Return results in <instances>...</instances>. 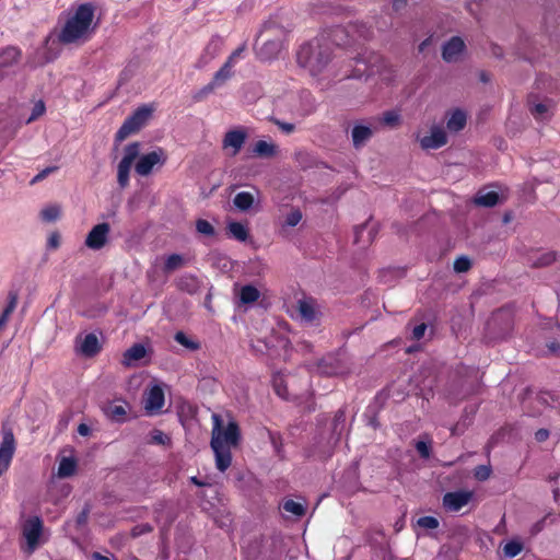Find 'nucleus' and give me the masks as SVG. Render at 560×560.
<instances>
[{
	"instance_id": "obj_1",
	"label": "nucleus",
	"mask_w": 560,
	"mask_h": 560,
	"mask_svg": "<svg viewBox=\"0 0 560 560\" xmlns=\"http://www.w3.org/2000/svg\"><path fill=\"white\" fill-rule=\"evenodd\" d=\"M212 431L210 446L214 453L215 467L224 472L232 463V448L237 447L241 441V430L237 422L230 419L226 425L220 415L211 416Z\"/></svg>"
},
{
	"instance_id": "obj_2",
	"label": "nucleus",
	"mask_w": 560,
	"mask_h": 560,
	"mask_svg": "<svg viewBox=\"0 0 560 560\" xmlns=\"http://www.w3.org/2000/svg\"><path fill=\"white\" fill-rule=\"evenodd\" d=\"M95 14V7L88 2L75 8L67 19L58 38L62 44L84 43L90 39L94 32L92 25Z\"/></svg>"
},
{
	"instance_id": "obj_3",
	"label": "nucleus",
	"mask_w": 560,
	"mask_h": 560,
	"mask_svg": "<svg viewBox=\"0 0 560 560\" xmlns=\"http://www.w3.org/2000/svg\"><path fill=\"white\" fill-rule=\"evenodd\" d=\"M330 48L322 39L315 38L304 44L296 55L298 63L310 71L312 75L318 74L330 60Z\"/></svg>"
},
{
	"instance_id": "obj_4",
	"label": "nucleus",
	"mask_w": 560,
	"mask_h": 560,
	"mask_svg": "<svg viewBox=\"0 0 560 560\" xmlns=\"http://www.w3.org/2000/svg\"><path fill=\"white\" fill-rule=\"evenodd\" d=\"M152 112L153 109L147 105L137 108L118 129L116 133V141L120 142L130 135L140 130L151 117Z\"/></svg>"
},
{
	"instance_id": "obj_5",
	"label": "nucleus",
	"mask_w": 560,
	"mask_h": 560,
	"mask_svg": "<svg viewBox=\"0 0 560 560\" xmlns=\"http://www.w3.org/2000/svg\"><path fill=\"white\" fill-rule=\"evenodd\" d=\"M22 534L25 539L24 550L33 553L43 542V522L38 516L27 518L22 526Z\"/></svg>"
},
{
	"instance_id": "obj_6",
	"label": "nucleus",
	"mask_w": 560,
	"mask_h": 560,
	"mask_svg": "<svg viewBox=\"0 0 560 560\" xmlns=\"http://www.w3.org/2000/svg\"><path fill=\"white\" fill-rule=\"evenodd\" d=\"M140 144L132 142L125 148L124 156L117 167V182L121 188L129 184V174L135 160L139 156Z\"/></svg>"
},
{
	"instance_id": "obj_7",
	"label": "nucleus",
	"mask_w": 560,
	"mask_h": 560,
	"mask_svg": "<svg viewBox=\"0 0 560 560\" xmlns=\"http://www.w3.org/2000/svg\"><path fill=\"white\" fill-rule=\"evenodd\" d=\"M316 370L326 376H339L348 374L350 366L343 357L329 354L317 363Z\"/></svg>"
},
{
	"instance_id": "obj_8",
	"label": "nucleus",
	"mask_w": 560,
	"mask_h": 560,
	"mask_svg": "<svg viewBox=\"0 0 560 560\" xmlns=\"http://www.w3.org/2000/svg\"><path fill=\"white\" fill-rule=\"evenodd\" d=\"M15 451V439L11 429L2 428L0 444V476L8 470Z\"/></svg>"
},
{
	"instance_id": "obj_9",
	"label": "nucleus",
	"mask_w": 560,
	"mask_h": 560,
	"mask_svg": "<svg viewBox=\"0 0 560 560\" xmlns=\"http://www.w3.org/2000/svg\"><path fill=\"white\" fill-rule=\"evenodd\" d=\"M110 226L108 223H98L92 228L85 237V246L92 250L102 249L108 242Z\"/></svg>"
},
{
	"instance_id": "obj_10",
	"label": "nucleus",
	"mask_w": 560,
	"mask_h": 560,
	"mask_svg": "<svg viewBox=\"0 0 560 560\" xmlns=\"http://www.w3.org/2000/svg\"><path fill=\"white\" fill-rule=\"evenodd\" d=\"M164 163V152L162 149H158L141 155L135 165V171L140 176H148L155 165H163Z\"/></svg>"
},
{
	"instance_id": "obj_11",
	"label": "nucleus",
	"mask_w": 560,
	"mask_h": 560,
	"mask_svg": "<svg viewBox=\"0 0 560 560\" xmlns=\"http://www.w3.org/2000/svg\"><path fill=\"white\" fill-rule=\"evenodd\" d=\"M75 351L85 358L96 355L101 351V343L96 334L89 332L78 336L75 338Z\"/></svg>"
},
{
	"instance_id": "obj_12",
	"label": "nucleus",
	"mask_w": 560,
	"mask_h": 560,
	"mask_svg": "<svg viewBox=\"0 0 560 560\" xmlns=\"http://www.w3.org/2000/svg\"><path fill=\"white\" fill-rule=\"evenodd\" d=\"M246 138L247 132L244 128L229 130L222 140V148L224 150H231L230 155L235 156L243 148Z\"/></svg>"
},
{
	"instance_id": "obj_13",
	"label": "nucleus",
	"mask_w": 560,
	"mask_h": 560,
	"mask_svg": "<svg viewBox=\"0 0 560 560\" xmlns=\"http://www.w3.org/2000/svg\"><path fill=\"white\" fill-rule=\"evenodd\" d=\"M472 498V492L470 491H453L447 492L443 497V506L447 512H458L460 511L465 505L468 504V502Z\"/></svg>"
},
{
	"instance_id": "obj_14",
	"label": "nucleus",
	"mask_w": 560,
	"mask_h": 560,
	"mask_svg": "<svg viewBox=\"0 0 560 560\" xmlns=\"http://www.w3.org/2000/svg\"><path fill=\"white\" fill-rule=\"evenodd\" d=\"M298 311L301 319L307 324H314L322 315L318 303L312 298L299 300Z\"/></svg>"
},
{
	"instance_id": "obj_15",
	"label": "nucleus",
	"mask_w": 560,
	"mask_h": 560,
	"mask_svg": "<svg viewBox=\"0 0 560 560\" xmlns=\"http://www.w3.org/2000/svg\"><path fill=\"white\" fill-rule=\"evenodd\" d=\"M418 140L422 149L432 150L445 145L447 137L441 126H433L430 130V135L419 137Z\"/></svg>"
},
{
	"instance_id": "obj_16",
	"label": "nucleus",
	"mask_w": 560,
	"mask_h": 560,
	"mask_svg": "<svg viewBox=\"0 0 560 560\" xmlns=\"http://www.w3.org/2000/svg\"><path fill=\"white\" fill-rule=\"evenodd\" d=\"M164 401L163 389L159 385H154L145 394L144 408L149 413H155L162 409Z\"/></svg>"
},
{
	"instance_id": "obj_17",
	"label": "nucleus",
	"mask_w": 560,
	"mask_h": 560,
	"mask_svg": "<svg viewBox=\"0 0 560 560\" xmlns=\"http://www.w3.org/2000/svg\"><path fill=\"white\" fill-rule=\"evenodd\" d=\"M464 49H465L464 40L458 36H454L443 45V50H442L443 59L447 62L456 61L463 54Z\"/></svg>"
},
{
	"instance_id": "obj_18",
	"label": "nucleus",
	"mask_w": 560,
	"mask_h": 560,
	"mask_svg": "<svg viewBox=\"0 0 560 560\" xmlns=\"http://www.w3.org/2000/svg\"><path fill=\"white\" fill-rule=\"evenodd\" d=\"M373 130L371 126L364 124H355L351 130V139L354 148L359 149L372 137Z\"/></svg>"
},
{
	"instance_id": "obj_19",
	"label": "nucleus",
	"mask_w": 560,
	"mask_h": 560,
	"mask_svg": "<svg viewBox=\"0 0 560 560\" xmlns=\"http://www.w3.org/2000/svg\"><path fill=\"white\" fill-rule=\"evenodd\" d=\"M128 405L127 402H112L104 409L105 415L117 422H121L125 420L127 415Z\"/></svg>"
},
{
	"instance_id": "obj_20",
	"label": "nucleus",
	"mask_w": 560,
	"mask_h": 560,
	"mask_svg": "<svg viewBox=\"0 0 560 560\" xmlns=\"http://www.w3.org/2000/svg\"><path fill=\"white\" fill-rule=\"evenodd\" d=\"M237 296L241 304L247 305L256 302L260 296V292L256 287L246 284L238 290Z\"/></svg>"
},
{
	"instance_id": "obj_21",
	"label": "nucleus",
	"mask_w": 560,
	"mask_h": 560,
	"mask_svg": "<svg viewBox=\"0 0 560 560\" xmlns=\"http://www.w3.org/2000/svg\"><path fill=\"white\" fill-rule=\"evenodd\" d=\"M475 203L482 207H493L499 201V194L494 190L481 189L477 192Z\"/></svg>"
},
{
	"instance_id": "obj_22",
	"label": "nucleus",
	"mask_w": 560,
	"mask_h": 560,
	"mask_svg": "<svg viewBox=\"0 0 560 560\" xmlns=\"http://www.w3.org/2000/svg\"><path fill=\"white\" fill-rule=\"evenodd\" d=\"M466 114L460 109H456L451 114L450 118L447 119L446 126L450 131L457 132L466 126Z\"/></svg>"
},
{
	"instance_id": "obj_23",
	"label": "nucleus",
	"mask_w": 560,
	"mask_h": 560,
	"mask_svg": "<svg viewBox=\"0 0 560 560\" xmlns=\"http://www.w3.org/2000/svg\"><path fill=\"white\" fill-rule=\"evenodd\" d=\"M145 354V347L141 343H135L124 353V362L130 365L132 362L143 359Z\"/></svg>"
},
{
	"instance_id": "obj_24",
	"label": "nucleus",
	"mask_w": 560,
	"mask_h": 560,
	"mask_svg": "<svg viewBox=\"0 0 560 560\" xmlns=\"http://www.w3.org/2000/svg\"><path fill=\"white\" fill-rule=\"evenodd\" d=\"M277 152V147L272 142L258 140L253 147V153L260 158L273 156Z\"/></svg>"
},
{
	"instance_id": "obj_25",
	"label": "nucleus",
	"mask_w": 560,
	"mask_h": 560,
	"mask_svg": "<svg viewBox=\"0 0 560 560\" xmlns=\"http://www.w3.org/2000/svg\"><path fill=\"white\" fill-rule=\"evenodd\" d=\"M20 50L16 47H7L0 51V67L5 68L15 63L20 58Z\"/></svg>"
},
{
	"instance_id": "obj_26",
	"label": "nucleus",
	"mask_w": 560,
	"mask_h": 560,
	"mask_svg": "<svg viewBox=\"0 0 560 560\" xmlns=\"http://www.w3.org/2000/svg\"><path fill=\"white\" fill-rule=\"evenodd\" d=\"M174 340L183 346L188 351H198L201 348V345L198 340L189 337L184 331H177L174 335Z\"/></svg>"
},
{
	"instance_id": "obj_27",
	"label": "nucleus",
	"mask_w": 560,
	"mask_h": 560,
	"mask_svg": "<svg viewBox=\"0 0 560 560\" xmlns=\"http://www.w3.org/2000/svg\"><path fill=\"white\" fill-rule=\"evenodd\" d=\"M282 510L295 517H302L305 514V504L288 499L281 504Z\"/></svg>"
},
{
	"instance_id": "obj_28",
	"label": "nucleus",
	"mask_w": 560,
	"mask_h": 560,
	"mask_svg": "<svg viewBox=\"0 0 560 560\" xmlns=\"http://www.w3.org/2000/svg\"><path fill=\"white\" fill-rule=\"evenodd\" d=\"M254 203V196L248 191H241L235 195L233 205L241 211H247Z\"/></svg>"
},
{
	"instance_id": "obj_29",
	"label": "nucleus",
	"mask_w": 560,
	"mask_h": 560,
	"mask_svg": "<svg viewBox=\"0 0 560 560\" xmlns=\"http://www.w3.org/2000/svg\"><path fill=\"white\" fill-rule=\"evenodd\" d=\"M229 234L238 242H245L248 238L246 225L240 222H230L228 224Z\"/></svg>"
},
{
	"instance_id": "obj_30",
	"label": "nucleus",
	"mask_w": 560,
	"mask_h": 560,
	"mask_svg": "<svg viewBox=\"0 0 560 560\" xmlns=\"http://www.w3.org/2000/svg\"><path fill=\"white\" fill-rule=\"evenodd\" d=\"M301 98V107H300V114L302 116H308L313 114L316 109V103L314 97L310 92H302L300 95Z\"/></svg>"
},
{
	"instance_id": "obj_31",
	"label": "nucleus",
	"mask_w": 560,
	"mask_h": 560,
	"mask_svg": "<svg viewBox=\"0 0 560 560\" xmlns=\"http://www.w3.org/2000/svg\"><path fill=\"white\" fill-rule=\"evenodd\" d=\"M77 463L71 457H63L58 465V476L60 478H67L75 472Z\"/></svg>"
},
{
	"instance_id": "obj_32",
	"label": "nucleus",
	"mask_w": 560,
	"mask_h": 560,
	"mask_svg": "<svg viewBox=\"0 0 560 560\" xmlns=\"http://www.w3.org/2000/svg\"><path fill=\"white\" fill-rule=\"evenodd\" d=\"M556 260V254L553 252L536 253L530 257V264L533 267H545L549 266Z\"/></svg>"
},
{
	"instance_id": "obj_33",
	"label": "nucleus",
	"mask_w": 560,
	"mask_h": 560,
	"mask_svg": "<svg viewBox=\"0 0 560 560\" xmlns=\"http://www.w3.org/2000/svg\"><path fill=\"white\" fill-rule=\"evenodd\" d=\"M178 287L180 290L187 291L188 293H194L198 289V281L196 277L191 275H184L178 280Z\"/></svg>"
},
{
	"instance_id": "obj_34",
	"label": "nucleus",
	"mask_w": 560,
	"mask_h": 560,
	"mask_svg": "<svg viewBox=\"0 0 560 560\" xmlns=\"http://www.w3.org/2000/svg\"><path fill=\"white\" fill-rule=\"evenodd\" d=\"M232 67L224 62V65L214 73L212 81L218 86H221L232 77Z\"/></svg>"
},
{
	"instance_id": "obj_35",
	"label": "nucleus",
	"mask_w": 560,
	"mask_h": 560,
	"mask_svg": "<svg viewBox=\"0 0 560 560\" xmlns=\"http://www.w3.org/2000/svg\"><path fill=\"white\" fill-rule=\"evenodd\" d=\"M280 49V45L278 42H267L260 49V58L262 59H271Z\"/></svg>"
},
{
	"instance_id": "obj_36",
	"label": "nucleus",
	"mask_w": 560,
	"mask_h": 560,
	"mask_svg": "<svg viewBox=\"0 0 560 560\" xmlns=\"http://www.w3.org/2000/svg\"><path fill=\"white\" fill-rule=\"evenodd\" d=\"M184 264H185V259H184V257L182 255H179V254H172L165 260L164 270L165 271H173V270L178 269L182 266H184Z\"/></svg>"
},
{
	"instance_id": "obj_37",
	"label": "nucleus",
	"mask_w": 560,
	"mask_h": 560,
	"mask_svg": "<svg viewBox=\"0 0 560 560\" xmlns=\"http://www.w3.org/2000/svg\"><path fill=\"white\" fill-rule=\"evenodd\" d=\"M522 549L523 545L521 542L511 540L504 545L503 555L506 558H514L522 551Z\"/></svg>"
},
{
	"instance_id": "obj_38",
	"label": "nucleus",
	"mask_w": 560,
	"mask_h": 560,
	"mask_svg": "<svg viewBox=\"0 0 560 560\" xmlns=\"http://www.w3.org/2000/svg\"><path fill=\"white\" fill-rule=\"evenodd\" d=\"M171 442V439L161 430L154 429L150 432V441L151 444L156 445H165Z\"/></svg>"
},
{
	"instance_id": "obj_39",
	"label": "nucleus",
	"mask_w": 560,
	"mask_h": 560,
	"mask_svg": "<svg viewBox=\"0 0 560 560\" xmlns=\"http://www.w3.org/2000/svg\"><path fill=\"white\" fill-rule=\"evenodd\" d=\"M60 215V208L56 205L48 206L42 210V218L47 222L56 221Z\"/></svg>"
},
{
	"instance_id": "obj_40",
	"label": "nucleus",
	"mask_w": 560,
	"mask_h": 560,
	"mask_svg": "<svg viewBox=\"0 0 560 560\" xmlns=\"http://www.w3.org/2000/svg\"><path fill=\"white\" fill-rule=\"evenodd\" d=\"M45 110H46V106L42 100L35 102V104L33 105V108H32V113H31L30 117L26 118L25 122L31 124L32 121L36 120L37 118H39L40 116H43L45 114Z\"/></svg>"
},
{
	"instance_id": "obj_41",
	"label": "nucleus",
	"mask_w": 560,
	"mask_h": 560,
	"mask_svg": "<svg viewBox=\"0 0 560 560\" xmlns=\"http://www.w3.org/2000/svg\"><path fill=\"white\" fill-rule=\"evenodd\" d=\"M400 121V114L397 110H387L382 116V122L389 127H395Z\"/></svg>"
},
{
	"instance_id": "obj_42",
	"label": "nucleus",
	"mask_w": 560,
	"mask_h": 560,
	"mask_svg": "<svg viewBox=\"0 0 560 560\" xmlns=\"http://www.w3.org/2000/svg\"><path fill=\"white\" fill-rule=\"evenodd\" d=\"M196 229H197V232L202 234V235H206V236H213L214 235V228L207 220H203V219L197 220Z\"/></svg>"
},
{
	"instance_id": "obj_43",
	"label": "nucleus",
	"mask_w": 560,
	"mask_h": 560,
	"mask_svg": "<svg viewBox=\"0 0 560 560\" xmlns=\"http://www.w3.org/2000/svg\"><path fill=\"white\" fill-rule=\"evenodd\" d=\"M15 306H16V300L13 296L11 299V301L9 302V304L7 305V307L3 310L2 314L0 315V331L7 325L9 317L12 314V312L14 311Z\"/></svg>"
},
{
	"instance_id": "obj_44",
	"label": "nucleus",
	"mask_w": 560,
	"mask_h": 560,
	"mask_svg": "<svg viewBox=\"0 0 560 560\" xmlns=\"http://www.w3.org/2000/svg\"><path fill=\"white\" fill-rule=\"evenodd\" d=\"M419 527L424 529H435L439 527V521L434 516H422L417 521Z\"/></svg>"
},
{
	"instance_id": "obj_45",
	"label": "nucleus",
	"mask_w": 560,
	"mask_h": 560,
	"mask_svg": "<svg viewBox=\"0 0 560 560\" xmlns=\"http://www.w3.org/2000/svg\"><path fill=\"white\" fill-rule=\"evenodd\" d=\"M273 388L279 397L283 399H290L287 385L281 377L273 378Z\"/></svg>"
},
{
	"instance_id": "obj_46",
	"label": "nucleus",
	"mask_w": 560,
	"mask_h": 560,
	"mask_svg": "<svg viewBox=\"0 0 560 560\" xmlns=\"http://www.w3.org/2000/svg\"><path fill=\"white\" fill-rule=\"evenodd\" d=\"M246 50V44H242L238 48H236L225 61L226 65L232 68L236 65V62L243 58L244 51Z\"/></svg>"
},
{
	"instance_id": "obj_47",
	"label": "nucleus",
	"mask_w": 560,
	"mask_h": 560,
	"mask_svg": "<svg viewBox=\"0 0 560 560\" xmlns=\"http://www.w3.org/2000/svg\"><path fill=\"white\" fill-rule=\"evenodd\" d=\"M471 262L466 256H460L454 261V270L456 272H466L469 270Z\"/></svg>"
},
{
	"instance_id": "obj_48",
	"label": "nucleus",
	"mask_w": 560,
	"mask_h": 560,
	"mask_svg": "<svg viewBox=\"0 0 560 560\" xmlns=\"http://www.w3.org/2000/svg\"><path fill=\"white\" fill-rule=\"evenodd\" d=\"M219 86L211 80L207 85H205L194 95V98L196 101H201L205 96L212 93Z\"/></svg>"
},
{
	"instance_id": "obj_49",
	"label": "nucleus",
	"mask_w": 560,
	"mask_h": 560,
	"mask_svg": "<svg viewBox=\"0 0 560 560\" xmlns=\"http://www.w3.org/2000/svg\"><path fill=\"white\" fill-rule=\"evenodd\" d=\"M491 475V467L486 465H480L475 468V478L479 481L487 480Z\"/></svg>"
},
{
	"instance_id": "obj_50",
	"label": "nucleus",
	"mask_w": 560,
	"mask_h": 560,
	"mask_svg": "<svg viewBox=\"0 0 560 560\" xmlns=\"http://www.w3.org/2000/svg\"><path fill=\"white\" fill-rule=\"evenodd\" d=\"M222 46V40L220 37H213L209 45L206 48V51L210 54L211 58H214L217 54L220 51Z\"/></svg>"
},
{
	"instance_id": "obj_51",
	"label": "nucleus",
	"mask_w": 560,
	"mask_h": 560,
	"mask_svg": "<svg viewBox=\"0 0 560 560\" xmlns=\"http://www.w3.org/2000/svg\"><path fill=\"white\" fill-rule=\"evenodd\" d=\"M302 220V213L300 210H292L285 218L284 224L287 226H295Z\"/></svg>"
},
{
	"instance_id": "obj_52",
	"label": "nucleus",
	"mask_w": 560,
	"mask_h": 560,
	"mask_svg": "<svg viewBox=\"0 0 560 560\" xmlns=\"http://www.w3.org/2000/svg\"><path fill=\"white\" fill-rule=\"evenodd\" d=\"M416 450L423 459H428L431 455L430 444L424 441H418L416 443Z\"/></svg>"
},
{
	"instance_id": "obj_53",
	"label": "nucleus",
	"mask_w": 560,
	"mask_h": 560,
	"mask_svg": "<svg viewBox=\"0 0 560 560\" xmlns=\"http://www.w3.org/2000/svg\"><path fill=\"white\" fill-rule=\"evenodd\" d=\"M530 112L537 119H545L548 107L542 103H537L530 108Z\"/></svg>"
},
{
	"instance_id": "obj_54",
	"label": "nucleus",
	"mask_w": 560,
	"mask_h": 560,
	"mask_svg": "<svg viewBox=\"0 0 560 560\" xmlns=\"http://www.w3.org/2000/svg\"><path fill=\"white\" fill-rule=\"evenodd\" d=\"M547 518L548 516H544L542 518L538 520L537 522H535L530 528H529V534L532 536H536L537 534H539L540 532H542L546 527V522H547Z\"/></svg>"
},
{
	"instance_id": "obj_55",
	"label": "nucleus",
	"mask_w": 560,
	"mask_h": 560,
	"mask_svg": "<svg viewBox=\"0 0 560 560\" xmlns=\"http://www.w3.org/2000/svg\"><path fill=\"white\" fill-rule=\"evenodd\" d=\"M57 170H58L57 166H48V167L44 168L36 176L33 177V179L31 180V184H35L39 180H43L46 176L56 172Z\"/></svg>"
},
{
	"instance_id": "obj_56",
	"label": "nucleus",
	"mask_w": 560,
	"mask_h": 560,
	"mask_svg": "<svg viewBox=\"0 0 560 560\" xmlns=\"http://www.w3.org/2000/svg\"><path fill=\"white\" fill-rule=\"evenodd\" d=\"M425 330L427 325L424 323L415 326L412 329V339L420 340L421 338H423Z\"/></svg>"
},
{
	"instance_id": "obj_57",
	"label": "nucleus",
	"mask_w": 560,
	"mask_h": 560,
	"mask_svg": "<svg viewBox=\"0 0 560 560\" xmlns=\"http://www.w3.org/2000/svg\"><path fill=\"white\" fill-rule=\"evenodd\" d=\"M276 125L279 127V129H281V131H283L287 135L292 133L295 130V125L291 122L277 120Z\"/></svg>"
},
{
	"instance_id": "obj_58",
	"label": "nucleus",
	"mask_w": 560,
	"mask_h": 560,
	"mask_svg": "<svg viewBox=\"0 0 560 560\" xmlns=\"http://www.w3.org/2000/svg\"><path fill=\"white\" fill-rule=\"evenodd\" d=\"M346 420V413L342 409H339L334 418V430L336 431L338 429V425L340 423H343Z\"/></svg>"
},
{
	"instance_id": "obj_59",
	"label": "nucleus",
	"mask_w": 560,
	"mask_h": 560,
	"mask_svg": "<svg viewBox=\"0 0 560 560\" xmlns=\"http://www.w3.org/2000/svg\"><path fill=\"white\" fill-rule=\"evenodd\" d=\"M549 438V431L547 429H539L535 433V439L537 442H544Z\"/></svg>"
},
{
	"instance_id": "obj_60",
	"label": "nucleus",
	"mask_w": 560,
	"mask_h": 560,
	"mask_svg": "<svg viewBox=\"0 0 560 560\" xmlns=\"http://www.w3.org/2000/svg\"><path fill=\"white\" fill-rule=\"evenodd\" d=\"M366 228H368L366 224H362L354 229V242L355 243H360L361 237H362L364 231L366 230Z\"/></svg>"
},
{
	"instance_id": "obj_61",
	"label": "nucleus",
	"mask_w": 560,
	"mask_h": 560,
	"mask_svg": "<svg viewBox=\"0 0 560 560\" xmlns=\"http://www.w3.org/2000/svg\"><path fill=\"white\" fill-rule=\"evenodd\" d=\"M78 433H79L80 435H83V436L89 435V434H90V427H89L88 424H85V423H81V424H79V427H78Z\"/></svg>"
},
{
	"instance_id": "obj_62",
	"label": "nucleus",
	"mask_w": 560,
	"mask_h": 560,
	"mask_svg": "<svg viewBox=\"0 0 560 560\" xmlns=\"http://www.w3.org/2000/svg\"><path fill=\"white\" fill-rule=\"evenodd\" d=\"M48 245L52 248H56L59 245V236L58 234L50 235L48 240Z\"/></svg>"
},
{
	"instance_id": "obj_63",
	"label": "nucleus",
	"mask_w": 560,
	"mask_h": 560,
	"mask_svg": "<svg viewBox=\"0 0 560 560\" xmlns=\"http://www.w3.org/2000/svg\"><path fill=\"white\" fill-rule=\"evenodd\" d=\"M92 558L94 560H109L107 557L101 555L100 552H93Z\"/></svg>"
},
{
	"instance_id": "obj_64",
	"label": "nucleus",
	"mask_w": 560,
	"mask_h": 560,
	"mask_svg": "<svg viewBox=\"0 0 560 560\" xmlns=\"http://www.w3.org/2000/svg\"><path fill=\"white\" fill-rule=\"evenodd\" d=\"M549 350L551 352H557L559 349H560V345L557 343V342H551L549 346H548Z\"/></svg>"
}]
</instances>
